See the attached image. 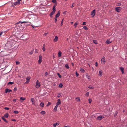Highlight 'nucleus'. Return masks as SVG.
<instances>
[{
  "instance_id": "nucleus-7",
  "label": "nucleus",
  "mask_w": 127,
  "mask_h": 127,
  "mask_svg": "<svg viewBox=\"0 0 127 127\" xmlns=\"http://www.w3.org/2000/svg\"><path fill=\"white\" fill-rule=\"evenodd\" d=\"M104 118V117L102 116H98L97 118V120H101L102 119Z\"/></svg>"
},
{
  "instance_id": "nucleus-9",
  "label": "nucleus",
  "mask_w": 127,
  "mask_h": 127,
  "mask_svg": "<svg viewBox=\"0 0 127 127\" xmlns=\"http://www.w3.org/2000/svg\"><path fill=\"white\" fill-rule=\"evenodd\" d=\"M103 71L101 70H99V72L98 75L99 76H101L102 75Z\"/></svg>"
},
{
  "instance_id": "nucleus-21",
  "label": "nucleus",
  "mask_w": 127,
  "mask_h": 127,
  "mask_svg": "<svg viewBox=\"0 0 127 127\" xmlns=\"http://www.w3.org/2000/svg\"><path fill=\"white\" fill-rule=\"evenodd\" d=\"M78 24V22H75V23L74 24V26L75 27H76L77 26Z\"/></svg>"
},
{
  "instance_id": "nucleus-29",
  "label": "nucleus",
  "mask_w": 127,
  "mask_h": 127,
  "mask_svg": "<svg viewBox=\"0 0 127 127\" xmlns=\"http://www.w3.org/2000/svg\"><path fill=\"white\" fill-rule=\"evenodd\" d=\"M58 107V106L56 105L54 108V110L56 112L57 111Z\"/></svg>"
},
{
  "instance_id": "nucleus-38",
  "label": "nucleus",
  "mask_w": 127,
  "mask_h": 127,
  "mask_svg": "<svg viewBox=\"0 0 127 127\" xmlns=\"http://www.w3.org/2000/svg\"><path fill=\"white\" fill-rule=\"evenodd\" d=\"M33 51H34V50L33 49V50L31 52H30L29 53L30 54V55L32 54H33Z\"/></svg>"
},
{
  "instance_id": "nucleus-44",
  "label": "nucleus",
  "mask_w": 127,
  "mask_h": 127,
  "mask_svg": "<svg viewBox=\"0 0 127 127\" xmlns=\"http://www.w3.org/2000/svg\"><path fill=\"white\" fill-rule=\"evenodd\" d=\"M93 42L95 44H97V42L96 41V40H93Z\"/></svg>"
},
{
  "instance_id": "nucleus-56",
  "label": "nucleus",
  "mask_w": 127,
  "mask_h": 127,
  "mask_svg": "<svg viewBox=\"0 0 127 127\" xmlns=\"http://www.w3.org/2000/svg\"><path fill=\"white\" fill-rule=\"evenodd\" d=\"M48 34V33H45L44 34V36H46Z\"/></svg>"
},
{
  "instance_id": "nucleus-12",
  "label": "nucleus",
  "mask_w": 127,
  "mask_h": 127,
  "mask_svg": "<svg viewBox=\"0 0 127 127\" xmlns=\"http://www.w3.org/2000/svg\"><path fill=\"white\" fill-rule=\"evenodd\" d=\"M30 79V77H27L26 78V80H27V81L25 82L26 83H29V82L30 81L29 80Z\"/></svg>"
},
{
  "instance_id": "nucleus-62",
  "label": "nucleus",
  "mask_w": 127,
  "mask_h": 127,
  "mask_svg": "<svg viewBox=\"0 0 127 127\" xmlns=\"http://www.w3.org/2000/svg\"><path fill=\"white\" fill-rule=\"evenodd\" d=\"M64 127H70L69 126H65Z\"/></svg>"
},
{
  "instance_id": "nucleus-63",
  "label": "nucleus",
  "mask_w": 127,
  "mask_h": 127,
  "mask_svg": "<svg viewBox=\"0 0 127 127\" xmlns=\"http://www.w3.org/2000/svg\"><path fill=\"white\" fill-rule=\"evenodd\" d=\"M12 121H16V120L15 119H12Z\"/></svg>"
},
{
  "instance_id": "nucleus-47",
  "label": "nucleus",
  "mask_w": 127,
  "mask_h": 127,
  "mask_svg": "<svg viewBox=\"0 0 127 127\" xmlns=\"http://www.w3.org/2000/svg\"><path fill=\"white\" fill-rule=\"evenodd\" d=\"M17 88H15L14 89V91H17Z\"/></svg>"
},
{
  "instance_id": "nucleus-37",
  "label": "nucleus",
  "mask_w": 127,
  "mask_h": 127,
  "mask_svg": "<svg viewBox=\"0 0 127 127\" xmlns=\"http://www.w3.org/2000/svg\"><path fill=\"white\" fill-rule=\"evenodd\" d=\"M92 99H91L90 98H89V103H91L92 102Z\"/></svg>"
},
{
  "instance_id": "nucleus-40",
  "label": "nucleus",
  "mask_w": 127,
  "mask_h": 127,
  "mask_svg": "<svg viewBox=\"0 0 127 127\" xmlns=\"http://www.w3.org/2000/svg\"><path fill=\"white\" fill-rule=\"evenodd\" d=\"M61 96V94L60 93H59L58 94L57 97H60Z\"/></svg>"
},
{
  "instance_id": "nucleus-8",
  "label": "nucleus",
  "mask_w": 127,
  "mask_h": 127,
  "mask_svg": "<svg viewBox=\"0 0 127 127\" xmlns=\"http://www.w3.org/2000/svg\"><path fill=\"white\" fill-rule=\"evenodd\" d=\"M11 92H12V90L8 89H6L5 90V93H10Z\"/></svg>"
},
{
  "instance_id": "nucleus-55",
  "label": "nucleus",
  "mask_w": 127,
  "mask_h": 127,
  "mask_svg": "<svg viewBox=\"0 0 127 127\" xmlns=\"http://www.w3.org/2000/svg\"><path fill=\"white\" fill-rule=\"evenodd\" d=\"M63 20H62L61 22V26L62 25H63Z\"/></svg>"
},
{
  "instance_id": "nucleus-10",
  "label": "nucleus",
  "mask_w": 127,
  "mask_h": 127,
  "mask_svg": "<svg viewBox=\"0 0 127 127\" xmlns=\"http://www.w3.org/2000/svg\"><path fill=\"white\" fill-rule=\"evenodd\" d=\"M26 99V98H24L23 97H21L20 98V101L21 102H22L23 101L25 100Z\"/></svg>"
},
{
  "instance_id": "nucleus-28",
  "label": "nucleus",
  "mask_w": 127,
  "mask_h": 127,
  "mask_svg": "<svg viewBox=\"0 0 127 127\" xmlns=\"http://www.w3.org/2000/svg\"><path fill=\"white\" fill-rule=\"evenodd\" d=\"M8 113H6V114H5L4 115V117H6V118H7L8 117Z\"/></svg>"
},
{
  "instance_id": "nucleus-4",
  "label": "nucleus",
  "mask_w": 127,
  "mask_h": 127,
  "mask_svg": "<svg viewBox=\"0 0 127 127\" xmlns=\"http://www.w3.org/2000/svg\"><path fill=\"white\" fill-rule=\"evenodd\" d=\"M57 102L56 103V106H58L60 104H61V100L60 99H58L57 100Z\"/></svg>"
},
{
  "instance_id": "nucleus-54",
  "label": "nucleus",
  "mask_w": 127,
  "mask_h": 127,
  "mask_svg": "<svg viewBox=\"0 0 127 127\" xmlns=\"http://www.w3.org/2000/svg\"><path fill=\"white\" fill-rule=\"evenodd\" d=\"M48 73L47 72H46L45 74V76H47V75H48Z\"/></svg>"
},
{
  "instance_id": "nucleus-2",
  "label": "nucleus",
  "mask_w": 127,
  "mask_h": 127,
  "mask_svg": "<svg viewBox=\"0 0 127 127\" xmlns=\"http://www.w3.org/2000/svg\"><path fill=\"white\" fill-rule=\"evenodd\" d=\"M106 61L105 58L104 57H103L101 60V63L102 64H104Z\"/></svg>"
},
{
  "instance_id": "nucleus-26",
  "label": "nucleus",
  "mask_w": 127,
  "mask_h": 127,
  "mask_svg": "<svg viewBox=\"0 0 127 127\" xmlns=\"http://www.w3.org/2000/svg\"><path fill=\"white\" fill-rule=\"evenodd\" d=\"M88 88L90 89H93L94 88V87L92 86L91 85H89L88 87Z\"/></svg>"
},
{
  "instance_id": "nucleus-53",
  "label": "nucleus",
  "mask_w": 127,
  "mask_h": 127,
  "mask_svg": "<svg viewBox=\"0 0 127 127\" xmlns=\"http://www.w3.org/2000/svg\"><path fill=\"white\" fill-rule=\"evenodd\" d=\"M98 63H97L96 62L95 63V66H98Z\"/></svg>"
},
{
  "instance_id": "nucleus-43",
  "label": "nucleus",
  "mask_w": 127,
  "mask_h": 127,
  "mask_svg": "<svg viewBox=\"0 0 127 127\" xmlns=\"http://www.w3.org/2000/svg\"><path fill=\"white\" fill-rule=\"evenodd\" d=\"M51 103L50 102H48V104H47V106H48L51 105Z\"/></svg>"
},
{
  "instance_id": "nucleus-17",
  "label": "nucleus",
  "mask_w": 127,
  "mask_h": 127,
  "mask_svg": "<svg viewBox=\"0 0 127 127\" xmlns=\"http://www.w3.org/2000/svg\"><path fill=\"white\" fill-rule=\"evenodd\" d=\"M44 105V103L43 102H42L40 104V106L41 107H43Z\"/></svg>"
},
{
  "instance_id": "nucleus-58",
  "label": "nucleus",
  "mask_w": 127,
  "mask_h": 127,
  "mask_svg": "<svg viewBox=\"0 0 127 127\" xmlns=\"http://www.w3.org/2000/svg\"><path fill=\"white\" fill-rule=\"evenodd\" d=\"M53 127H56V126L54 124H53Z\"/></svg>"
},
{
  "instance_id": "nucleus-46",
  "label": "nucleus",
  "mask_w": 127,
  "mask_h": 127,
  "mask_svg": "<svg viewBox=\"0 0 127 127\" xmlns=\"http://www.w3.org/2000/svg\"><path fill=\"white\" fill-rule=\"evenodd\" d=\"M53 11H55L56 9L55 8V7H53Z\"/></svg>"
},
{
  "instance_id": "nucleus-60",
  "label": "nucleus",
  "mask_w": 127,
  "mask_h": 127,
  "mask_svg": "<svg viewBox=\"0 0 127 127\" xmlns=\"http://www.w3.org/2000/svg\"><path fill=\"white\" fill-rule=\"evenodd\" d=\"M57 5V4H56H56H55V5L54 6H53V7H55L56 6V5Z\"/></svg>"
},
{
  "instance_id": "nucleus-61",
  "label": "nucleus",
  "mask_w": 127,
  "mask_h": 127,
  "mask_svg": "<svg viewBox=\"0 0 127 127\" xmlns=\"http://www.w3.org/2000/svg\"><path fill=\"white\" fill-rule=\"evenodd\" d=\"M2 32H0V36H1L2 34Z\"/></svg>"
},
{
  "instance_id": "nucleus-16",
  "label": "nucleus",
  "mask_w": 127,
  "mask_h": 127,
  "mask_svg": "<svg viewBox=\"0 0 127 127\" xmlns=\"http://www.w3.org/2000/svg\"><path fill=\"white\" fill-rule=\"evenodd\" d=\"M120 69L121 71L122 74H124V69L123 68L120 67Z\"/></svg>"
},
{
  "instance_id": "nucleus-36",
  "label": "nucleus",
  "mask_w": 127,
  "mask_h": 127,
  "mask_svg": "<svg viewBox=\"0 0 127 127\" xmlns=\"http://www.w3.org/2000/svg\"><path fill=\"white\" fill-rule=\"evenodd\" d=\"M84 29L85 30H88V28L86 26H84L83 27Z\"/></svg>"
},
{
  "instance_id": "nucleus-20",
  "label": "nucleus",
  "mask_w": 127,
  "mask_h": 127,
  "mask_svg": "<svg viewBox=\"0 0 127 127\" xmlns=\"http://www.w3.org/2000/svg\"><path fill=\"white\" fill-rule=\"evenodd\" d=\"M80 70L83 73L85 72V70L82 68H80Z\"/></svg>"
},
{
  "instance_id": "nucleus-13",
  "label": "nucleus",
  "mask_w": 127,
  "mask_h": 127,
  "mask_svg": "<svg viewBox=\"0 0 127 127\" xmlns=\"http://www.w3.org/2000/svg\"><path fill=\"white\" fill-rule=\"evenodd\" d=\"M58 38L57 36H55V38L54 39V42H56L57 41H58Z\"/></svg>"
},
{
  "instance_id": "nucleus-45",
  "label": "nucleus",
  "mask_w": 127,
  "mask_h": 127,
  "mask_svg": "<svg viewBox=\"0 0 127 127\" xmlns=\"http://www.w3.org/2000/svg\"><path fill=\"white\" fill-rule=\"evenodd\" d=\"M42 50L43 51H44L45 50V47H43L42 48Z\"/></svg>"
},
{
  "instance_id": "nucleus-5",
  "label": "nucleus",
  "mask_w": 127,
  "mask_h": 127,
  "mask_svg": "<svg viewBox=\"0 0 127 127\" xmlns=\"http://www.w3.org/2000/svg\"><path fill=\"white\" fill-rule=\"evenodd\" d=\"M95 9H94L91 12V15H93L92 17H93L95 15Z\"/></svg>"
},
{
  "instance_id": "nucleus-19",
  "label": "nucleus",
  "mask_w": 127,
  "mask_h": 127,
  "mask_svg": "<svg viewBox=\"0 0 127 127\" xmlns=\"http://www.w3.org/2000/svg\"><path fill=\"white\" fill-rule=\"evenodd\" d=\"M60 15V13L59 12H58V13L56 14V15L55 17H57L59 16Z\"/></svg>"
},
{
  "instance_id": "nucleus-30",
  "label": "nucleus",
  "mask_w": 127,
  "mask_h": 127,
  "mask_svg": "<svg viewBox=\"0 0 127 127\" xmlns=\"http://www.w3.org/2000/svg\"><path fill=\"white\" fill-rule=\"evenodd\" d=\"M63 86V84H59V87L60 88H62Z\"/></svg>"
},
{
  "instance_id": "nucleus-49",
  "label": "nucleus",
  "mask_w": 127,
  "mask_h": 127,
  "mask_svg": "<svg viewBox=\"0 0 127 127\" xmlns=\"http://www.w3.org/2000/svg\"><path fill=\"white\" fill-rule=\"evenodd\" d=\"M86 95L87 96H88L89 95V92H87L86 94Z\"/></svg>"
},
{
  "instance_id": "nucleus-22",
  "label": "nucleus",
  "mask_w": 127,
  "mask_h": 127,
  "mask_svg": "<svg viewBox=\"0 0 127 127\" xmlns=\"http://www.w3.org/2000/svg\"><path fill=\"white\" fill-rule=\"evenodd\" d=\"M75 99L77 100V101H80V98L79 97H77L75 98Z\"/></svg>"
},
{
  "instance_id": "nucleus-35",
  "label": "nucleus",
  "mask_w": 127,
  "mask_h": 127,
  "mask_svg": "<svg viewBox=\"0 0 127 127\" xmlns=\"http://www.w3.org/2000/svg\"><path fill=\"white\" fill-rule=\"evenodd\" d=\"M13 113L15 114H17L19 113V112L17 111H14Z\"/></svg>"
},
{
  "instance_id": "nucleus-32",
  "label": "nucleus",
  "mask_w": 127,
  "mask_h": 127,
  "mask_svg": "<svg viewBox=\"0 0 127 127\" xmlns=\"http://www.w3.org/2000/svg\"><path fill=\"white\" fill-rule=\"evenodd\" d=\"M34 99L33 98H32L31 99V101H32V104H34V103L33 102H34V101H33Z\"/></svg>"
},
{
  "instance_id": "nucleus-23",
  "label": "nucleus",
  "mask_w": 127,
  "mask_h": 127,
  "mask_svg": "<svg viewBox=\"0 0 127 127\" xmlns=\"http://www.w3.org/2000/svg\"><path fill=\"white\" fill-rule=\"evenodd\" d=\"M106 42L107 44H110L111 42L109 40H107L106 41Z\"/></svg>"
},
{
  "instance_id": "nucleus-34",
  "label": "nucleus",
  "mask_w": 127,
  "mask_h": 127,
  "mask_svg": "<svg viewBox=\"0 0 127 127\" xmlns=\"http://www.w3.org/2000/svg\"><path fill=\"white\" fill-rule=\"evenodd\" d=\"M41 113L42 114H45L46 112L44 111H42L41 112Z\"/></svg>"
},
{
  "instance_id": "nucleus-57",
  "label": "nucleus",
  "mask_w": 127,
  "mask_h": 127,
  "mask_svg": "<svg viewBox=\"0 0 127 127\" xmlns=\"http://www.w3.org/2000/svg\"><path fill=\"white\" fill-rule=\"evenodd\" d=\"M86 24V22H83V25H85Z\"/></svg>"
},
{
  "instance_id": "nucleus-59",
  "label": "nucleus",
  "mask_w": 127,
  "mask_h": 127,
  "mask_svg": "<svg viewBox=\"0 0 127 127\" xmlns=\"http://www.w3.org/2000/svg\"><path fill=\"white\" fill-rule=\"evenodd\" d=\"M16 100L17 99H14L13 100V101L14 102H15Z\"/></svg>"
},
{
  "instance_id": "nucleus-64",
  "label": "nucleus",
  "mask_w": 127,
  "mask_h": 127,
  "mask_svg": "<svg viewBox=\"0 0 127 127\" xmlns=\"http://www.w3.org/2000/svg\"><path fill=\"white\" fill-rule=\"evenodd\" d=\"M35 53H37V50L36 49L35 50Z\"/></svg>"
},
{
  "instance_id": "nucleus-1",
  "label": "nucleus",
  "mask_w": 127,
  "mask_h": 127,
  "mask_svg": "<svg viewBox=\"0 0 127 127\" xmlns=\"http://www.w3.org/2000/svg\"><path fill=\"white\" fill-rule=\"evenodd\" d=\"M40 83L37 80L36 83L35 87L37 88H38L40 86Z\"/></svg>"
},
{
  "instance_id": "nucleus-52",
  "label": "nucleus",
  "mask_w": 127,
  "mask_h": 127,
  "mask_svg": "<svg viewBox=\"0 0 127 127\" xmlns=\"http://www.w3.org/2000/svg\"><path fill=\"white\" fill-rule=\"evenodd\" d=\"M74 3H73L72 4V5L71 6V8L73 7L74 6Z\"/></svg>"
},
{
  "instance_id": "nucleus-31",
  "label": "nucleus",
  "mask_w": 127,
  "mask_h": 127,
  "mask_svg": "<svg viewBox=\"0 0 127 127\" xmlns=\"http://www.w3.org/2000/svg\"><path fill=\"white\" fill-rule=\"evenodd\" d=\"M14 83V82H9V83H8V84L9 85H11L13 84Z\"/></svg>"
},
{
  "instance_id": "nucleus-18",
  "label": "nucleus",
  "mask_w": 127,
  "mask_h": 127,
  "mask_svg": "<svg viewBox=\"0 0 127 127\" xmlns=\"http://www.w3.org/2000/svg\"><path fill=\"white\" fill-rule=\"evenodd\" d=\"M2 119L4 120V121L6 122V123H7L8 122L7 120L5 119L4 117H1Z\"/></svg>"
},
{
  "instance_id": "nucleus-25",
  "label": "nucleus",
  "mask_w": 127,
  "mask_h": 127,
  "mask_svg": "<svg viewBox=\"0 0 127 127\" xmlns=\"http://www.w3.org/2000/svg\"><path fill=\"white\" fill-rule=\"evenodd\" d=\"M65 67L67 69H69V66L67 64L65 65Z\"/></svg>"
},
{
  "instance_id": "nucleus-11",
  "label": "nucleus",
  "mask_w": 127,
  "mask_h": 127,
  "mask_svg": "<svg viewBox=\"0 0 127 127\" xmlns=\"http://www.w3.org/2000/svg\"><path fill=\"white\" fill-rule=\"evenodd\" d=\"M120 8H121L120 7H116L115 8V10L117 12H119L121 10Z\"/></svg>"
},
{
  "instance_id": "nucleus-14",
  "label": "nucleus",
  "mask_w": 127,
  "mask_h": 127,
  "mask_svg": "<svg viewBox=\"0 0 127 127\" xmlns=\"http://www.w3.org/2000/svg\"><path fill=\"white\" fill-rule=\"evenodd\" d=\"M27 22L26 21H23L22 22H21V21H20L19 22L17 23L16 24H18L19 23H27Z\"/></svg>"
},
{
  "instance_id": "nucleus-39",
  "label": "nucleus",
  "mask_w": 127,
  "mask_h": 127,
  "mask_svg": "<svg viewBox=\"0 0 127 127\" xmlns=\"http://www.w3.org/2000/svg\"><path fill=\"white\" fill-rule=\"evenodd\" d=\"M55 125H56V126H58L59 125V122H58L56 123H54Z\"/></svg>"
},
{
  "instance_id": "nucleus-42",
  "label": "nucleus",
  "mask_w": 127,
  "mask_h": 127,
  "mask_svg": "<svg viewBox=\"0 0 127 127\" xmlns=\"http://www.w3.org/2000/svg\"><path fill=\"white\" fill-rule=\"evenodd\" d=\"M56 0H52V2L54 3H55L56 2Z\"/></svg>"
},
{
  "instance_id": "nucleus-41",
  "label": "nucleus",
  "mask_w": 127,
  "mask_h": 127,
  "mask_svg": "<svg viewBox=\"0 0 127 127\" xmlns=\"http://www.w3.org/2000/svg\"><path fill=\"white\" fill-rule=\"evenodd\" d=\"M57 75H58L59 77L60 78H61V77H62L61 76L60 74L59 73H58Z\"/></svg>"
},
{
  "instance_id": "nucleus-48",
  "label": "nucleus",
  "mask_w": 127,
  "mask_h": 127,
  "mask_svg": "<svg viewBox=\"0 0 127 127\" xmlns=\"http://www.w3.org/2000/svg\"><path fill=\"white\" fill-rule=\"evenodd\" d=\"M76 74L77 77L79 75V74L77 72H76Z\"/></svg>"
},
{
  "instance_id": "nucleus-27",
  "label": "nucleus",
  "mask_w": 127,
  "mask_h": 127,
  "mask_svg": "<svg viewBox=\"0 0 127 127\" xmlns=\"http://www.w3.org/2000/svg\"><path fill=\"white\" fill-rule=\"evenodd\" d=\"M86 75L87 78H88V79L89 80H90V75L88 74H87Z\"/></svg>"
},
{
  "instance_id": "nucleus-33",
  "label": "nucleus",
  "mask_w": 127,
  "mask_h": 127,
  "mask_svg": "<svg viewBox=\"0 0 127 127\" xmlns=\"http://www.w3.org/2000/svg\"><path fill=\"white\" fill-rule=\"evenodd\" d=\"M20 63L18 61H16V65H19L20 64Z\"/></svg>"
},
{
  "instance_id": "nucleus-51",
  "label": "nucleus",
  "mask_w": 127,
  "mask_h": 127,
  "mask_svg": "<svg viewBox=\"0 0 127 127\" xmlns=\"http://www.w3.org/2000/svg\"><path fill=\"white\" fill-rule=\"evenodd\" d=\"M4 109L6 110H8L9 109V108L7 107H5L4 108Z\"/></svg>"
},
{
  "instance_id": "nucleus-6",
  "label": "nucleus",
  "mask_w": 127,
  "mask_h": 127,
  "mask_svg": "<svg viewBox=\"0 0 127 127\" xmlns=\"http://www.w3.org/2000/svg\"><path fill=\"white\" fill-rule=\"evenodd\" d=\"M42 56L41 55H40L39 57V59L38 61V63L40 64L42 62Z\"/></svg>"
},
{
  "instance_id": "nucleus-50",
  "label": "nucleus",
  "mask_w": 127,
  "mask_h": 127,
  "mask_svg": "<svg viewBox=\"0 0 127 127\" xmlns=\"http://www.w3.org/2000/svg\"><path fill=\"white\" fill-rule=\"evenodd\" d=\"M55 22H56L57 21V17H55Z\"/></svg>"
},
{
  "instance_id": "nucleus-24",
  "label": "nucleus",
  "mask_w": 127,
  "mask_h": 127,
  "mask_svg": "<svg viewBox=\"0 0 127 127\" xmlns=\"http://www.w3.org/2000/svg\"><path fill=\"white\" fill-rule=\"evenodd\" d=\"M62 53L61 52L59 51L58 53V56L60 57L61 56Z\"/></svg>"
},
{
  "instance_id": "nucleus-15",
  "label": "nucleus",
  "mask_w": 127,
  "mask_h": 127,
  "mask_svg": "<svg viewBox=\"0 0 127 127\" xmlns=\"http://www.w3.org/2000/svg\"><path fill=\"white\" fill-rule=\"evenodd\" d=\"M55 12V11H53L52 12L50 13V16L51 17H52V15L54 14Z\"/></svg>"
},
{
  "instance_id": "nucleus-3",
  "label": "nucleus",
  "mask_w": 127,
  "mask_h": 127,
  "mask_svg": "<svg viewBox=\"0 0 127 127\" xmlns=\"http://www.w3.org/2000/svg\"><path fill=\"white\" fill-rule=\"evenodd\" d=\"M18 1L15 2L14 3H13L12 4V5H14L16 6L17 5H19L20 4V1L21 0H18Z\"/></svg>"
}]
</instances>
